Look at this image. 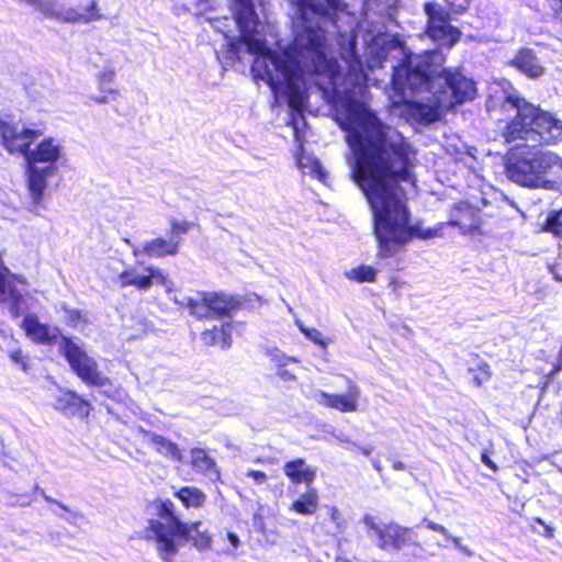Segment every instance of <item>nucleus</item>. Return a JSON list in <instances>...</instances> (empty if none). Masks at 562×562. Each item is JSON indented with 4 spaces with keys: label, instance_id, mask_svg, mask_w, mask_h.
<instances>
[{
    "label": "nucleus",
    "instance_id": "nucleus-1",
    "mask_svg": "<svg viewBox=\"0 0 562 562\" xmlns=\"http://www.w3.org/2000/svg\"><path fill=\"white\" fill-rule=\"evenodd\" d=\"M294 38L280 53L271 48L252 0H243V57L254 56L251 71L268 83L276 101L292 110L291 125L299 140V123L312 87L330 95L336 116L347 133L348 162L355 182L364 193L373 215L379 256L391 258L413 238L440 235L442 224L423 228L411 223L402 182L414 184L409 146L403 135L382 123L358 99L368 76L358 48L370 70L390 63L393 70L390 97L394 115L409 123L429 124L442 110L474 99L476 87L459 68H443L439 49L412 54L397 37L368 21H360L340 0H289Z\"/></svg>",
    "mask_w": 562,
    "mask_h": 562
},
{
    "label": "nucleus",
    "instance_id": "nucleus-2",
    "mask_svg": "<svg viewBox=\"0 0 562 562\" xmlns=\"http://www.w3.org/2000/svg\"><path fill=\"white\" fill-rule=\"evenodd\" d=\"M41 135L40 130L0 117L2 145L10 154H19L24 157L26 186L35 205L43 201L48 179L57 173V162L63 156L61 143L53 137L44 138L34 148H30L31 144Z\"/></svg>",
    "mask_w": 562,
    "mask_h": 562
},
{
    "label": "nucleus",
    "instance_id": "nucleus-3",
    "mask_svg": "<svg viewBox=\"0 0 562 562\" xmlns=\"http://www.w3.org/2000/svg\"><path fill=\"white\" fill-rule=\"evenodd\" d=\"M502 110L508 121L502 130L506 143L516 140L554 145L562 140V121L553 113L528 102L517 92L506 93Z\"/></svg>",
    "mask_w": 562,
    "mask_h": 562
},
{
    "label": "nucleus",
    "instance_id": "nucleus-4",
    "mask_svg": "<svg viewBox=\"0 0 562 562\" xmlns=\"http://www.w3.org/2000/svg\"><path fill=\"white\" fill-rule=\"evenodd\" d=\"M505 171L519 186L551 190L562 180V157L535 146H517L505 156Z\"/></svg>",
    "mask_w": 562,
    "mask_h": 562
},
{
    "label": "nucleus",
    "instance_id": "nucleus-5",
    "mask_svg": "<svg viewBox=\"0 0 562 562\" xmlns=\"http://www.w3.org/2000/svg\"><path fill=\"white\" fill-rule=\"evenodd\" d=\"M201 522L191 526L183 524L173 513V504L164 502L160 506L159 518L151 519L147 528V537L155 539L161 559L168 561L179 547L192 540L193 546L200 550H207L211 546V536L200 530Z\"/></svg>",
    "mask_w": 562,
    "mask_h": 562
},
{
    "label": "nucleus",
    "instance_id": "nucleus-6",
    "mask_svg": "<svg viewBox=\"0 0 562 562\" xmlns=\"http://www.w3.org/2000/svg\"><path fill=\"white\" fill-rule=\"evenodd\" d=\"M176 302L188 308L198 318H225L239 307L232 295L216 292H198L194 296H182Z\"/></svg>",
    "mask_w": 562,
    "mask_h": 562
},
{
    "label": "nucleus",
    "instance_id": "nucleus-7",
    "mask_svg": "<svg viewBox=\"0 0 562 562\" xmlns=\"http://www.w3.org/2000/svg\"><path fill=\"white\" fill-rule=\"evenodd\" d=\"M60 353L66 358L72 371L87 384L105 386L109 379L98 370L97 361L74 339L60 336Z\"/></svg>",
    "mask_w": 562,
    "mask_h": 562
},
{
    "label": "nucleus",
    "instance_id": "nucleus-8",
    "mask_svg": "<svg viewBox=\"0 0 562 562\" xmlns=\"http://www.w3.org/2000/svg\"><path fill=\"white\" fill-rule=\"evenodd\" d=\"M369 537L376 538V546L382 550L401 551L405 546L417 544L413 529L396 522L384 524L376 517L367 514L362 518Z\"/></svg>",
    "mask_w": 562,
    "mask_h": 562
},
{
    "label": "nucleus",
    "instance_id": "nucleus-9",
    "mask_svg": "<svg viewBox=\"0 0 562 562\" xmlns=\"http://www.w3.org/2000/svg\"><path fill=\"white\" fill-rule=\"evenodd\" d=\"M425 11L428 36L441 46L452 47L460 40L461 32L450 24L449 13L437 3H426Z\"/></svg>",
    "mask_w": 562,
    "mask_h": 562
},
{
    "label": "nucleus",
    "instance_id": "nucleus-10",
    "mask_svg": "<svg viewBox=\"0 0 562 562\" xmlns=\"http://www.w3.org/2000/svg\"><path fill=\"white\" fill-rule=\"evenodd\" d=\"M360 389L353 382L349 381L346 394H331L325 391L316 390L312 398L319 405L337 409L341 413H351L358 409V400Z\"/></svg>",
    "mask_w": 562,
    "mask_h": 562
},
{
    "label": "nucleus",
    "instance_id": "nucleus-11",
    "mask_svg": "<svg viewBox=\"0 0 562 562\" xmlns=\"http://www.w3.org/2000/svg\"><path fill=\"white\" fill-rule=\"evenodd\" d=\"M448 224L459 227L463 234H473L481 224L480 211L467 202H460L451 209Z\"/></svg>",
    "mask_w": 562,
    "mask_h": 562
},
{
    "label": "nucleus",
    "instance_id": "nucleus-12",
    "mask_svg": "<svg viewBox=\"0 0 562 562\" xmlns=\"http://www.w3.org/2000/svg\"><path fill=\"white\" fill-rule=\"evenodd\" d=\"M47 16H54L67 23H90L101 19L95 0H85L79 9L69 8L60 12H53L48 9Z\"/></svg>",
    "mask_w": 562,
    "mask_h": 562
},
{
    "label": "nucleus",
    "instance_id": "nucleus-13",
    "mask_svg": "<svg viewBox=\"0 0 562 562\" xmlns=\"http://www.w3.org/2000/svg\"><path fill=\"white\" fill-rule=\"evenodd\" d=\"M22 328L27 337L41 344H57L60 340L58 330L42 324L34 314H26L22 321Z\"/></svg>",
    "mask_w": 562,
    "mask_h": 562
},
{
    "label": "nucleus",
    "instance_id": "nucleus-14",
    "mask_svg": "<svg viewBox=\"0 0 562 562\" xmlns=\"http://www.w3.org/2000/svg\"><path fill=\"white\" fill-rule=\"evenodd\" d=\"M137 434L143 437V439L153 446V448L160 454L173 460V461H181L182 454L179 449V447L168 440L167 438L157 435L155 432H151L149 430H145L144 428L139 427L136 429Z\"/></svg>",
    "mask_w": 562,
    "mask_h": 562
},
{
    "label": "nucleus",
    "instance_id": "nucleus-15",
    "mask_svg": "<svg viewBox=\"0 0 562 562\" xmlns=\"http://www.w3.org/2000/svg\"><path fill=\"white\" fill-rule=\"evenodd\" d=\"M512 65L529 78L536 79L544 74V67L532 49L521 48L512 60Z\"/></svg>",
    "mask_w": 562,
    "mask_h": 562
},
{
    "label": "nucleus",
    "instance_id": "nucleus-16",
    "mask_svg": "<svg viewBox=\"0 0 562 562\" xmlns=\"http://www.w3.org/2000/svg\"><path fill=\"white\" fill-rule=\"evenodd\" d=\"M283 472L292 483H304L307 487H311L316 477L315 469L306 465L303 459L286 462Z\"/></svg>",
    "mask_w": 562,
    "mask_h": 562
},
{
    "label": "nucleus",
    "instance_id": "nucleus-17",
    "mask_svg": "<svg viewBox=\"0 0 562 562\" xmlns=\"http://www.w3.org/2000/svg\"><path fill=\"white\" fill-rule=\"evenodd\" d=\"M179 251V239L171 236L168 239L158 237L143 244L144 255L151 258L175 256Z\"/></svg>",
    "mask_w": 562,
    "mask_h": 562
},
{
    "label": "nucleus",
    "instance_id": "nucleus-18",
    "mask_svg": "<svg viewBox=\"0 0 562 562\" xmlns=\"http://www.w3.org/2000/svg\"><path fill=\"white\" fill-rule=\"evenodd\" d=\"M56 407L66 415L87 417L90 413V404L74 392H68L56 401Z\"/></svg>",
    "mask_w": 562,
    "mask_h": 562
},
{
    "label": "nucleus",
    "instance_id": "nucleus-19",
    "mask_svg": "<svg viewBox=\"0 0 562 562\" xmlns=\"http://www.w3.org/2000/svg\"><path fill=\"white\" fill-rule=\"evenodd\" d=\"M191 463L196 472L202 473L210 481L216 482L220 480V471L216 463L205 450L199 448L193 449L191 451Z\"/></svg>",
    "mask_w": 562,
    "mask_h": 562
},
{
    "label": "nucleus",
    "instance_id": "nucleus-20",
    "mask_svg": "<svg viewBox=\"0 0 562 562\" xmlns=\"http://www.w3.org/2000/svg\"><path fill=\"white\" fill-rule=\"evenodd\" d=\"M319 505L318 492L314 487H307L290 506V510L300 515H314Z\"/></svg>",
    "mask_w": 562,
    "mask_h": 562
},
{
    "label": "nucleus",
    "instance_id": "nucleus-21",
    "mask_svg": "<svg viewBox=\"0 0 562 562\" xmlns=\"http://www.w3.org/2000/svg\"><path fill=\"white\" fill-rule=\"evenodd\" d=\"M295 158L297 167L302 170L303 173L310 175L319 181L325 180L326 172L321 166V162L313 155L306 154L302 144L299 145Z\"/></svg>",
    "mask_w": 562,
    "mask_h": 562
},
{
    "label": "nucleus",
    "instance_id": "nucleus-22",
    "mask_svg": "<svg viewBox=\"0 0 562 562\" xmlns=\"http://www.w3.org/2000/svg\"><path fill=\"white\" fill-rule=\"evenodd\" d=\"M202 340L204 344L214 346L217 345L225 349L231 347L232 344V323L224 322L221 327H213L210 330L202 333Z\"/></svg>",
    "mask_w": 562,
    "mask_h": 562
},
{
    "label": "nucleus",
    "instance_id": "nucleus-23",
    "mask_svg": "<svg viewBox=\"0 0 562 562\" xmlns=\"http://www.w3.org/2000/svg\"><path fill=\"white\" fill-rule=\"evenodd\" d=\"M114 77L115 72L111 68L105 67L100 71L98 76L100 95L92 97L97 103H108L119 95V90L110 87Z\"/></svg>",
    "mask_w": 562,
    "mask_h": 562
},
{
    "label": "nucleus",
    "instance_id": "nucleus-24",
    "mask_svg": "<svg viewBox=\"0 0 562 562\" xmlns=\"http://www.w3.org/2000/svg\"><path fill=\"white\" fill-rule=\"evenodd\" d=\"M119 280L122 288L133 285L139 290L149 289L148 272L140 273L134 267L125 269L123 272H121Z\"/></svg>",
    "mask_w": 562,
    "mask_h": 562
},
{
    "label": "nucleus",
    "instance_id": "nucleus-25",
    "mask_svg": "<svg viewBox=\"0 0 562 562\" xmlns=\"http://www.w3.org/2000/svg\"><path fill=\"white\" fill-rule=\"evenodd\" d=\"M176 496L182 502L186 507H200L205 502V494L193 486H184L180 488Z\"/></svg>",
    "mask_w": 562,
    "mask_h": 562
},
{
    "label": "nucleus",
    "instance_id": "nucleus-26",
    "mask_svg": "<svg viewBox=\"0 0 562 562\" xmlns=\"http://www.w3.org/2000/svg\"><path fill=\"white\" fill-rule=\"evenodd\" d=\"M61 310L64 312V319L68 326L72 327L76 330H85L87 326L86 314H83L79 310L70 308L66 305H63Z\"/></svg>",
    "mask_w": 562,
    "mask_h": 562
},
{
    "label": "nucleus",
    "instance_id": "nucleus-27",
    "mask_svg": "<svg viewBox=\"0 0 562 562\" xmlns=\"http://www.w3.org/2000/svg\"><path fill=\"white\" fill-rule=\"evenodd\" d=\"M398 0H364L366 12H374L380 15H391Z\"/></svg>",
    "mask_w": 562,
    "mask_h": 562
},
{
    "label": "nucleus",
    "instance_id": "nucleus-28",
    "mask_svg": "<svg viewBox=\"0 0 562 562\" xmlns=\"http://www.w3.org/2000/svg\"><path fill=\"white\" fill-rule=\"evenodd\" d=\"M349 280L357 282H372L375 279L376 270L370 266H359L345 272Z\"/></svg>",
    "mask_w": 562,
    "mask_h": 562
},
{
    "label": "nucleus",
    "instance_id": "nucleus-29",
    "mask_svg": "<svg viewBox=\"0 0 562 562\" xmlns=\"http://www.w3.org/2000/svg\"><path fill=\"white\" fill-rule=\"evenodd\" d=\"M542 231L551 233L557 237L562 236V209L560 211H551L542 225Z\"/></svg>",
    "mask_w": 562,
    "mask_h": 562
},
{
    "label": "nucleus",
    "instance_id": "nucleus-30",
    "mask_svg": "<svg viewBox=\"0 0 562 562\" xmlns=\"http://www.w3.org/2000/svg\"><path fill=\"white\" fill-rule=\"evenodd\" d=\"M144 272H148L149 288L154 284H161L162 286L169 288L170 281L167 274L159 268L148 266L144 268Z\"/></svg>",
    "mask_w": 562,
    "mask_h": 562
},
{
    "label": "nucleus",
    "instance_id": "nucleus-31",
    "mask_svg": "<svg viewBox=\"0 0 562 562\" xmlns=\"http://www.w3.org/2000/svg\"><path fill=\"white\" fill-rule=\"evenodd\" d=\"M300 330L304 334V336L313 341L314 344L321 346L322 348H326L328 345V339H326L323 334L316 328H307L303 324L297 323Z\"/></svg>",
    "mask_w": 562,
    "mask_h": 562
},
{
    "label": "nucleus",
    "instance_id": "nucleus-32",
    "mask_svg": "<svg viewBox=\"0 0 562 562\" xmlns=\"http://www.w3.org/2000/svg\"><path fill=\"white\" fill-rule=\"evenodd\" d=\"M196 16H204L213 10L212 0H192L187 8Z\"/></svg>",
    "mask_w": 562,
    "mask_h": 562
},
{
    "label": "nucleus",
    "instance_id": "nucleus-33",
    "mask_svg": "<svg viewBox=\"0 0 562 562\" xmlns=\"http://www.w3.org/2000/svg\"><path fill=\"white\" fill-rule=\"evenodd\" d=\"M473 373V382L480 386L490 379V367L486 363L479 366L476 370H470Z\"/></svg>",
    "mask_w": 562,
    "mask_h": 562
},
{
    "label": "nucleus",
    "instance_id": "nucleus-34",
    "mask_svg": "<svg viewBox=\"0 0 562 562\" xmlns=\"http://www.w3.org/2000/svg\"><path fill=\"white\" fill-rule=\"evenodd\" d=\"M103 387H104L103 393L108 397H111L116 402H124L127 397L126 393L122 389L112 386L109 381H108V384Z\"/></svg>",
    "mask_w": 562,
    "mask_h": 562
},
{
    "label": "nucleus",
    "instance_id": "nucleus-35",
    "mask_svg": "<svg viewBox=\"0 0 562 562\" xmlns=\"http://www.w3.org/2000/svg\"><path fill=\"white\" fill-rule=\"evenodd\" d=\"M190 226H191V224L187 221H182V222L173 221V222H171V235L176 238V236L187 233L189 231Z\"/></svg>",
    "mask_w": 562,
    "mask_h": 562
},
{
    "label": "nucleus",
    "instance_id": "nucleus-36",
    "mask_svg": "<svg viewBox=\"0 0 562 562\" xmlns=\"http://www.w3.org/2000/svg\"><path fill=\"white\" fill-rule=\"evenodd\" d=\"M330 519L336 525L338 530H342L345 528V520L340 514V512L336 507H330L329 509Z\"/></svg>",
    "mask_w": 562,
    "mask_h": 562
},
{
    "label": "nucleus",
    "instance_id": "nucleus-37",
    "mask_svg": "<svg viewBox=\"0 0 562 562\" xmlns=\"http://www.w3.org/2000/svg\"><path fill=\"white\" fill-rule=\"evenodd\" d=\"M245 474L246 476L251 477L258 485L266 483L268 479L265 472L257 470H248Z\"/></svg>",
    "mask_w": 562,
    "mask_h": 562
},
{
    "label": "nucleus",
    "instance_id": "nucleus-38",
    "mask_svg": "<svg viewBox=\"0 0 562 562\" xmlns=\"http://www.w3.org/2000/svg\"><path fill=\"white\" fill-rule=\"evenodd\" d=\"M423 522L430 530L437 531V532L441 533L442 536H448V529L445 526L434 522L427 518H425Z\"/></svg>",
    "mask_w": 562,
    "mask_h": 562
},
{
    "label": "nucleus",
    "instance_id": "nucleus-39",
    "mask_svg": "<svg viewBox=\"0 0 562 562\" xmlns=\"http://www.w3.org/2000/svg\"><path fill=\"white\" fill-rule=\"evenodd\" d=\"M11 359L13 362L18 363V364H21L22 366V369L23 371H26L27 368H26V364L23 360V355H22V351L21 350H16V351H13L11 355H10Z\"/></svg>",
    "mask_w": 562,
    "mask_h": 562
},
{
    "label": "nucleus",
    "instance_id": "nucleus-40",
    "mask_svg": "<svg viewBox=\"0 0 562 562\" xmlns=\"http://www.w3.org/2000/svg\"><path fill=\"white\" fill-rule=\"evenodd\" d=\"M41 493L46 502L57 505L60 509H63L66 513H70L69 508L66 505H64V504L59 503L58 501L52 498L50 496L46 495L44 491H42Z\"/></svg>",
    "mask_w": 562,
    "mask_h": 562
},
{
    "label": "nucleus",
    "instance_id": "nucleus-41",
    "mask_svg": "<svg viewBox=\"0 0 562 562\" xmlns=\"http://www.w3.org/2000/svg\"><path fill=\"white\" fill-rule=\"evenodd\" d=\"M445 537H446L447 539L452 540L453 544H454L457 548H459V549H460V550H462L463 552H465V553L470 554V552H469L468 548H467V547H463V546L461 544V539H460V538H458V537H453V536H451L449 532H448V536H445Z\"/></svg>",
    "mask_w": 562,
    "mask_h": 562
},
{
    "label": "nucleus",
    "instance_id": "nucleus-42",
    "mask_svg": "<svg viewBox=\"0 0 562 562\" xmlns=\"http://www.w3.org/2000/svg\"><path fill=\"white\" fill-rule=\"evenodd\" d=\"M481 461L486 465L490 469H492L493 471H496L497 470V467L496 464L491 460V458L488 457V454L486 452H483L481 454Z\"/></svg>",
    "mask_w": 562,
    "mask_h": 562
},
{
    "label": "nucleus",
    "instance_id": "nucleus-43",
    "mask_svg": "<svg viewBox=\"0 0 562 562\" xmlns=\"http://www.w3.org/2000/svg\"><path fill=\"white\" fill-rule=\"evenodd\" d=\"M227 539L228 541L231 542L232 547L234 550H236L238 547H239V538L236 533L234 532H228L227 533Z\"/></svg>",
    "mask_w": 562,
    "mask_h": 562
},
{
    "label": "nucleus",
    "instance_id": "nucleus-44",
    "mask_svg": "<svg viewBox=\"0 0 562 562\" xmlns=\"http://www.w3.org/2000/svg\"><path fill=\"white\" fill-rule=\"evenodd\" d=\"M125 243H126V244H128V245H131V247H132V252H133V255H134L135 257H138V256H139V255H142V254L144 255V252H143V246H142V247H139V246H136V245H132V244H131V241H130L128 239H125Z\"/></svg>",
    "mask_w": 562,
    "mask_h": 562
},
{
    "label": "nucleus",
    "instance_id": "nucleus-45",
    "mask_svg": "<svg viewBox=\"0 0 562 562\" xmlns=\"http://www.w3.org/2000/svg\"><path fill=\"white\" fill-rule=\"evenodd\" d=\"M352 447L359 448L367 457H369L373 451V446L359 447L357 443H352Z\"/></svg>",
    "mask_w": 562,
    "mask_h": 562
},
{
    "label": "nucleus",
    "instance_id": "nucleus-46",
    "mask_svg": "<svg viewBox=\"0 0 562 562\" xmlns=\"http://www.w3.org/2000/svg\"><path fill=\"white\" fill-rule=\"evenodd\" d=\"M551 8L555 13L562 10V0H551Z\"/></svg>",
    "mask_w": 562,
    "mask_h": 562
},
{
    "label": "nucleus",
    "instance_id": "nucleus-47",
    "mask_svg": "<svg viewBox=\"0 0 562 562\" xmlns=\"http://www.w3.org/2000/svg\"><path fill=\"white\" fill-rule=\"evenodd\" d=\"M392 467L394 470H404L405 469V464L401 461L393 462Z\"/></svg>",
    "mask_w": 562,
    "mask_h": 562
},
{
    "label": "nucleus",
    "instance_id": "nucleus-48",
    "mask_svg": "<svg viewBox=\"0 0 562 562\" xmlns=\"http://www.w3.org/2000/svg\"><path fill=\"white\" fill-rule=\"evenodd\" d=\"M281 375H282V378H284V379H293V378H294L293 375L289 374L286 371H283V372L281 373Z\"/></svg>",
    "mask_w": 562,
    "mask_h": 562
},
{
    "label": "nucleus",
    "instance_id": "nucleus-49",
    "mask_svg": "<svg viewBox=\"0 0 562 562\" xmlns=\"http://www.w3.org/2000/svg\"><path fill=\"white\" fill-rule=\"evenodd\" d=\"M373 467L376 471H379V472L381 471V465L378 461H373Z\"/></svg>",
    "mask_w": 562,
    "mask_h": 562
},
{
    "label": "nucleus",
    "instance_id": "nucleus-50",
    "mask_svg": "<svg viewBox=\"0 0 562 562\" xmlns=\"http://www.w3.org/2000/svg\"><path fill=\"white\" fill-rule=\"evenodd\" d=\"M54 513L57 515V513H56V512H54ZM58 516H59L60 518L65 519L66 521L71 522V520H70V518H69V517H67V516H65V515H61V514H58Z\"/></svg>",
    "mask_w": 562,
    "mask_h": 562
},
{
    "label": "nucleus",
    "instance_id": "nucleus-51",
    "mask_svg": "<svg viewBox=\"0 0 562 562\" xmlns=\"http://www.w3.org/2000/svg\"><path fill=\"white\" fill-rule=\"evenodd\" d=\"M3 456V445L0 442V458Z\"/></svg>",
    "mask_w": 562,
    "mask_h": 562
},
{
    "label": "nucleus",
    "instance_id": "nucleus-52",
    "mask_svg": "<svg viewBox=\"0 0 562 562\" xmlns=\"http://www.w3.org/2000/svg\"><path fill=\"white\" fill-rule=\"evenodd\" d=\"M286 360L295 362L296 360L294 358H286Z\"/></svg>",
    "mask_w": 562,
    "mask_h": 562
}]
</instances>
